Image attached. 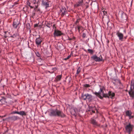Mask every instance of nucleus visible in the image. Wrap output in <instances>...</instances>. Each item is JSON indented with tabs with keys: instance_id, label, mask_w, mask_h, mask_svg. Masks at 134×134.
Masks as SVG:
<instances>
[{
	"instance_id": "79ce46f5",
	"label": "nucleus",
	"mask_w": 134,
	"mask_h": 134,
	"mask_svg": "<svg viewBox=\"0 0 134 134\" xmlns=\"http://www.w3.org/2000/svg\"><path fill=\"white\" fill-rule=\"evenodd\" d=\"M38 26V25L37 24H35L34 25V27H37V26Z\"/></svg>"
},
{
	"instance_id": "680f3d73",
	"label": "nucleus",
	"mask_w": 134,
	"mask_h": 134,
	"mask_svg": "<svg viewBox=\"0 0 134 134\" xmlns=\"http://www.w3.org/2000/svg\"><path fill=\"white\" fill-rule=\"evenodd\" d=\"M73 38H75V37H74Z\"/></svg>"
},
{
	"instance_id": "cd10ccee",
	"label": "nucleus",
	"mask_w": 134,
	"mask_h": 134,
	"mask_svg": "<svg viewBox=\"0 0 134 134\" xmlns=\"http://www.w3.org/2000/svg\"><path fill=\"white\" fill-rule=\"evenodd\" d=\"M35 10H33L32 12V14L31 15V17L33 18V17L35 16Z\"/></svg>"
},
{
	"instance_id": "5701e85b",
	"label": "nucleus",
	"mask_w": 134,
	"mask_h": 134,
	"mask_svg": "<svg viewBox=\"0 0 134 134\" xmlns=\"http://www.w3.org/2000/svg\"><path fill=\"white\" fill-rule=\"evenodd\" d=\"M103 97L105 98H109V96H108V94H106L104 93V92H103Z\"/></svg>"
},
{
	"instance_id": "7c9ffc66",
	"label": "nucleus",
	"mask_w": 134,
	"mask_h": 134,
	"mask_svg": "<svg viewBox=\"0 0 134 134\" xmlns=\"http://www.w3.org/2000/svg\"><path fill=\"white\" fill-rule=\"evenodd\" d=\"M80 18H79L77 19L75 23V24L76 25L77 24L79 23L80 21Z\"/></svg>"
},
{
	"instance_id": "39448f33",
	"label": "nucleus",
	"mask_w": 134,
	"mask_h": 134,
	"mask_svg": "<svg viewBox=\"0 0 134 134\" xmlns=\"http://www.w3.org/2000/svg\"><path fill=\"white\" fill-rule=\"evenodd\" d=\"M90 123L92 124L93 127H95L100 126V125L98 123L96 120L92 118H91L90 120Z\"/></svg>"
},
{
	"instance_id": "603ef678",
	"label": "nucleus",
	"mask_w": 134,
	"mask_h": 134,
	"mask_svg": "<svg viewBox=\"0 0 134 134\" xmlns=\"http://www.w3.org/2000/svg\"><path fill=\"white\" fill-rule=\"evenodd\" d=\"M7 32L5 31L4 32V33H5V34H6V33Z\"/></svg>"
},
{
	"instance_id": "f704fd0d",
	"label": "nucleus",
	"mask_w": 134,
	"mask_h": 134,
	"mask_svg": "<svg viewBox=\"0 0 134 134\" xmlns=\"http://www.w3.org/2000/svg\"><path fill=\"white\" fill-rule=\"evenodd\" d=\"M129 119H131L132 118H133L134 117V116L133 115H130V116H129Z\"/></svg>"
},
{
	"instance_id": "c85d7f7f",
	"label": "nucleus",
	"mask_w": 134,
	"mask_h": 134,
	"mask_svg": "<svg viewBox=\"0 0 134 134\" xmlns=\"http://www.w3.org/2000/svg\"><path fill=\"white\" fill-rule=\"evenodd\" d=\"M35 54L36 56L38 57H40L41 56V55L40 54V53H39L38 52H35Z\"/></svg>"
},
{
	"instance_id": "f03ea898",
	"label": "nucleus",
	"mask_w": 134,
	"mask_h": 134,
	"mask_svg": "<svg viewBox=\"0 0 134 134\" xmlns=\"http://www.w3.org/2000/svg\"><path fill=\"white\" fill-rule=\"evenodd\" d=\"M134 126L133 125L129 123V124L127 125L125 127V129L129 134H131V132L132 131Z\"/></svg>"
},
{
	"instance_id": "20e7f679",
	"label": "nucleus",
	"mask_w": 134,
	"mask_h": 134,
	"mask_svg": "<svg viewBox=\"0 0 134 134\" xmlns=\"http://www.w3.org/2000/svg\"><path fill=\"white\" fill-rule=\"evenodd\" d=\"M20 24V21L17 19H15L13 22V26L14 28L17 29L18 28H19Z\"/></svg>"
},
{
	"instance_id": "49530a36",
	"label": "nucleus",
	"mask_w": 134,
	"mask_h": 134,
	"mask_svg": "<svg viewBox=\"0 0 134 134\" xmlns=\"http://www.w3.org/2000/svg\"><path fill=\"white\" fill-rule=\"evenodd\" d=\"M29 7H30L31 8H34V7H32L30 5Z\"/></svg>"
},
{
	"instance_id": "ddd939ff",
	"label": "nucleus",
	"mask_w": 134,
	"mask_h": 134,
	"mask_svg": "<svg viewBox=\"0 0 134 134\" xmlns=\"http://www.w3.org/2000/svg\"><path fill=\"white\" fill-rule=\"evenodd\" d=\"M83 0H79V1L76 3L75 5L77 7L82 5L83 3Z\"/></svg>"
},
{
	"instance_id": "1a4fd4ad",
	"label": "nucleus",
	"mask_w": 134,
	"mask_h": 134,
	"mask_svg": "<svg viewBox=\"0 0 134 134\" xmlns=\"http://www.w3.org/2000/svg\"><path fill=\"white\" fill-rule=\"evenodd\" d=\"M116 35H117L119 37V40L121 41H122V39L123 38L124 35L123 34L119 32V31H117L116 33Z\"/></svg>"
},
{
	"instance_id": "a211bd4d",
	"label": "nucleus",
	"mask_w": 134,
	"mask_h": 134,
	"mask_svg": "<svg viewBox=\"0 0 134 134\" xmlns=\"http://www.w3.org/2000/svg\"><path fill=\"white\" fill-rule=\"evenodd\" d=\"M126 115V116H130L132 114V112L130 110H127L125 112Z\"/></svg>"
},
{
	"instance_id": "8fccbe9b",
	"label": "nucleus",
	"mask_w": 134,
	"mask_h": 134,
	"mask_svg": "<svg viewBox=\"0 0 134 134\" xmlns=\"http://www.w3.org/2000/svg\"><path fill=\"white\" fill-rule=\"evenodd\" d=\"M5 116H6V115H4L3 116H2V117L3 118V117H5Z\"/></svg>"
},
{
	"instance_id": "bb28decb",
	"label": "nucleus",
	"mask_w": 134,
	"mask_h": 134,
	"mask_svg": "<svg viewBox=\"0 0 134 134\" xmlns=\"http://www.w3.org/2000/svg\"><path fill=\"white\" fill-rule=\"evenodd\" d=\"M88 51L89 53H90L91 54H93L94 53V51L90 49H88Z\"/></svg>"
},
{
	"instance_id": "58836bf2",
	"label": "nucleus",
	"mask_w": 134,
	"mask_h": 134,
	"mask_svg": "<svg viewBox=\"0 0 134 134\" xmlns=\"http://www.w3.org/2000/svg\"><path fill=\"white\" fill-rule=\"evenodd\" d=\"M100 92H102V93H103V92H104L103 91V89L102 88H100Z\"/></svg>"
},
{
	"instance_id": "a19ab883",
	"label": "nucleus",
	"mask_w": 134,
	"mask_h": 134,
	"mask_svg": "<svg viewBox=\"0 0 134 134\" xmlns=\"http://www.w3.org/2000/svg\"><path fill=\"white\" fill-rule=\"evenodd\" d=\"M72 39H73L72 38H70L69 37L68 38V40H70V41L71 40H72Z\"/></svg>"
},
{
	"instance_id": "aec40b11",
	"label": "nucleus",
	"mask_w": 134,
	"mask_h": 134,
	"mask_svg": "<svg viewBox=\"0 0 134 134\" xmlns=\"http://www.w3.org/2000/svg\"><path fill=\"white\" fill-rule=\"evenodd\" d=\"M93 94H94L96 95L98 97H99L101 99H103V97L99 95V93L97 92H93Z\"/></svg>"
},
{
	"instance_id": "2eb2a0df",
	"label": "nucleus",
	"mask_w": 134,
	"mask_h": 134,
	"mask_svg": "<svg viewBox=\"0 0 134 134\" xmlns=\"http://www.w3.org/2000/svg\"><path fill=\"white\" fill-rule=\"evenodd\" d=\"M92 97V96L91 95L88 93L86 94L87 99L89 101H91Z\"/></svg>"
},
{
	"instance_id": "9d476101",
	"label": "nucleus",
	"mask_w": 134,
	"mask_h": 134,
	"mask_svg": "<svg viewBox=\"0 0 134 134\" xmlns=\"http://www.w3.org/2000/svg\"><path fill=\"white\" fill-rule=\"evenodd\" d=\"M43 5L46 7V8L49 7V3L48 2V0H43L42 2Z\"/></svg>"
},
{
	"instance_id": "f8f14e48",
	"label": "nucleus",
	"mask_w": 134,
	"mask_h": 134,
	"mask_svg": "<svg viewBox=\"0 0 134 134\" xmlns=\"http://www.w3.org/2000/svg\"><path fill=\"white\" fill-rule=\"evenodd\" d=\"M39 36V37L37 38L35 41L36 44L37 45H40L42 41L41 39L40 38V36Z\"/></svg>"
},
{
	"instance_id": "72a5a7b5",
	"label": "nucleus",
	"mask_w": 134,
	"mask_h": 134,
	"mask_svg": "<svg viewBox=\"0 0 134 134\" xmlns=\"http://www.w3.org/2000/svg\"><path fill=\"white\" fill-rule=\"evenodd\" d=\"M27 5L29 6L30 5V2L29 1H27Z\"/></svg>"
},
{
	"instance_id": "c756f323",
	"label": "nucleus",
	"mask_w": 134,
	"mask_h": 134,
	"mask_svg": "<svg viewBox=\"0 0 134 134\" xmlns=\"http://www.w3.org/2000/svg\"><path fill=\"white\" fill-rule=\"evenodd\" d=\"M93 107L91 106H89V109L88 110V111H91L93 109Z\"/></svg>"
},
{
	"instance_id": "dca6fc26",
	"label": "nucleus",
	"mask_w": 134,
	"mask_h": 134,
	"mask_svg": "<svg viewBox=\"0 0 134 134\" xmlns=\"http://www.w3.org/2000/svg\"><path fill=\"white\" fill-rule=\"evenodd\" d=\"M87 32V31L86 30H84L83 31L82 33V37L83 38H85L86 37Z\"/></svg>"
},
{
	"instance_id": "473e14b6",
	"label": "nucleus",
	"mask_w": 134,
	"mask_h": 134,
	"mask_svg": "<svg viewBox=\"0 0 134 134\" xmlns=\"http://www.w3.org/2000/svg\"><path fill=\"white\" fill-rule=\"evenodd\" d=\"M2 99H0V101L2 102V101H3V100H5V97H2Z\"/></svg>"
},
{
	"instance_id": "0eeeda50",
	"label": "nucleus",
	"mask_w": 134,
	"mask_h": 134,
	"mask_svg": "<svg viewBox=\"0 0 134 134\" xmlns=\"http://www.w3.org/2000/svg\"><path fill=\"white\" fill-rule=\"evenodd\" d=\"M53 34L54 37H55L60 36L61 35H63L64 34L60 31L55 29Z\"/></svg>"
},
{
	"instance_id": "9b49d317",
	"label": "nucleus",
	"mask_w": 134,
	"mask_h": 134,
	"mask_svg": "<svg viewBox=\"0 0 134 134\" xmlns=\"http://www.w3.org/2000/svg\"><path fill=\"white\" fill-rule=\"evenodd\" d=\"M60 10L61 12H62L61 16L62 17H63L66 14L65 12H67V11L64 7H62Z\"/></svg>"
},
{
	"instance_id": "a878e982",
	"label": "nucleus",
	"mask_w": 134,
	"mask_h": 134,
	"mask_svg": "<svg viewBox=\"0 0 134 134\" xmlns=\"http://www.w3.org/2000/svg\"><path fill=\"white\" fill-rule=\"evenodd\" d=\"M91 85L89 84H85L83 85V87L85 88H87L90 87Z\"/></svg>"
},
{
	"instance_id": "423d86ee",
	"label": "nucleus",
	"mask_w": 134,
	"mask_h": 134,
	"mask_svg": "<svg viewBox=\"0 0 134 134\" xmlns=\"http://www.w3.org/2000/svg\"><path fill=\"white\" fill-rule=\"evenodd\" d=\"M18 114L22 116L26 115V113L24 111H20V112H18L16 111H13L10 114Z\"/></svg>"
},
{
	"instance_id": "7ed1b4c3",
	"label": "nucleus",
	"mask_w": 134,
	"mask_h": 134,
	"mask_svg": "<svg viewBox=\"0 0 134 134\" xmlns=\"http://www.w3.org/2000/svg\"><path fill=\"white\" fill-rule=\"evenodd\" d=\"M91 59L96 62H99L103 60V58L101 55L98 57L96 55H94L91 57Z\"/></svg>"
},
{
	"instance_id": "4468645a",
	"label": "nucleus",
	"mask_w": 134,
	"mask_h": 134,
	"mask_svg": "<svg viewBox=\"0 0 134 134\" xmlns=\"http://www.w3.org/2000/svg\"><path fill=\"white\" fill-rule=\"evenodd\" d=\"M108 94L109 97H110L111 98H113L115 96V93L111 91H109Z\"/></svg>"
},
{
	"instance_id": "3c124183",
	"label": "nucleus",
	"mask_w": 134,
	"mask_h": 134,
	"mask_svg": "<svg viewBox=\"0 0 134 134\" xmlns=\"http://www.w3.org/2000/svg\"><path fill=\"white\" fill-rule=\"evenodd\" d=\"M8 131V130H7L5 131V132H7Z\"/></svg>"
},
{
	"instance_id": "de8ad7c7",
	"label": "nucleus",
	"mask_w": 134,
	"mask_h": 134,
	"mask_svg": "<svg viewBox=\"0 0 134 134\" xmlns=\"http://www.w3.org/2000/svg\"><path fill=\"white\" fill-rule=\"evenodd\" d=\"M53 70H55L56 69V68H53Z\"/></svg>"
},
{
	"instance_id": "393cba45",
	"label": "nucleus",
	"mask_w": 134,
	"mask_h": 134,
	"mask_svg": "<svg viewBox=\"0 0 134 134\" xmlns=\"http://www.w3.org/2000/svg\"><path fill=\"white\" fill-rule=\"evenodd\" d=\"M80 72V67H79L77 70V72L75 75L76 76H77L79 74Z\"/></svg>"
},
{
	"instance_id": "4c0bfd02",
	"label": "nucleus",
	"mask_w": 134,
	"mask_h": 134,
	"mask_svg": "<svg viewBox=\"0 0 134 134\" xmlns=\"http://www.w3.org/2000/svg\"><path fill=\"white\" fill-rule=\"evenodd\" d=\"M37 0H33V2L34 4H35L36 3H37Z\"/></svg>"
},
{
	"instance_id": "f257e3e1",
	"label": "nucleus",
	"mask_w": 134,
	"mask_h": 134,
	"mask_svg": "<svg viewBox=\"0 0 134 134\" xmlns=\"http://www.w3.org/2000/svg\"><path fill=\"white\" fill-rule=\"evenodd\" d=\"M49 115L51 117L58 116L64 118L66 116V115L62 111L58 110L57 109H51L49 113Z\"/></svg>"
},
{
	"instance_id": "c03bdc74",
	"label": "nucleus",
	"mask_w": 134,
	"mask_h": 134,
	"mask_svg": "<svg viewBox=\"0 0 134 134\" xmlns=\"http://www.w3.org/2000/svg\"><path fill=\"white\" fill-rule=\"evenodd\" d=\"M55 24H54L53 25V28L54 27H55V29H56V27L55 26Z\"/></svg>"
},
{
	"instance_id": "412c9836",
	"label": "nucleus",
	"mask_w": 134,
	"mask_h": 134,
	"mask_svg": "<svg viewBox=\"0 0 134 134\" xmlns=\"http://www.w3.org/2000/svg\"><path fill=\"white\" fill-rule=\"evenodd\" d=\"M39 3L40 2L39 0H38L37 2V5H36L35 6V7L34 8V10H35V11H36V9H37L38 6L39 5Z\"/></svg>"
},
{
	"instance_id": "6e6552de",
	"label": "nucleus",
	"mask_w": 134,
	"mask_h": 134,
	"mask_svg": "<svg viewBox=\"0 0 134 134\" xmlns=\"http://www.w3.org/2000/svg\"><path fill=\"white\" fill-rule=\"evenodd\" d=\"M20 118L17 116H12L6 118V119L8 121H15L18 119H19Z\"/></svg>"
},
{
	"instance_id": "bf43d9fd",
	"label": "nucleus",
	"mask_w": 134,
	"mask_h": 134,
	"mask_svg": "<svg viewBox=\"0 0 134 134\" xmlns=\"http://www.w3.org/2000/svg\"><path fill=\"white\" fill-rule=\"evenodd\" d=\"M132 4V2H131V4Z\"/></svg>"
},
{
	"instance_id": "13d9d810",
	"label": "nucleus",
	"mask_w": 134,
	"mask_h": 134,
	"mask_svg": "<svg viewBox=\"0 0 134 134\" xmlns=\"http://www.w3.org/2000/svg\"><path fill=\"white\" fill-rule=\"evenodd\" d=\"M88 7V6L87 7H86V8H87Z\"/></svg>"
},
{
	"instance_id": "09e8293b",
	"label": "nucleus",
	"mask_w": 134,
	"mask_h": 134,
	"mask_svg": "<svg viewBox=\"0 0 134 134\" xmlns=\"http://www.w3.org/2000/svg\"><path fill=\"white\" fill-rule=\"evenodd\" d=\"M68 59H67V58H64V60H68Z\"/></svg>"
},
{
	"instance_id": "ea45409f",
	"label": "nucleus",
	"mask_w": 134,
	"mask_h": 134,
	"mask_svg": "<svg viewBox=\"0 0 134 134\" xmlns=\"http://www.w3.org/2000/svg\"><path fill=\"white\" fill-rule=\"evenodd\" d=\"M92 112L91 113V114H92V113H94L95 112V111L93 110H92Z\"/></svg>"
},
{
	"instance_id": "864d4df0",
	"label": "nucleus",
	"mask_w": 134,
	"mask_h": 134,
	"mask_svg": "<svg viewBox=\"0 0 134 134\" xmlns=\"http://www.w3.org/2000/svg\"><path fill=\"white\" fill-rule=\"evenodd\" d=\"M5 38H6L7 37V36H5Z\"/></svg>"
},
{
	"instance_id": "a18cd8bd",
	"label": "nucleus",
	"mask_w": 134,
	"mask_h": 134,
	"mask_svg": "<svg viewBox=\"0 0 134 134\" xmlns=\"http://www.w3.org/2000/svg\"><path fill=\"white\" fill-rule=\"evenodd\" d=\"M98 93H99V96H101L100 94H101V93H102V92H100V91H99V92H98Z\"/></svg>"
},
{
	"instance_id": "5fc2aeb1",
	"label": "nucleus",
	"mask_w": 134,
	"mask_h": 134,
	"mask_svg": "<svg viewBox=\"0 0 134 134\" xmlns=\"http://www.w3.org/2000/svg\"><path fill=\"white\" fill-rule=\"evenodd\" d=\"M128 91L127 90H126V91Z\"/></svg>"
},
{
	"instance_id": "052dcab7",
	"label": "nucleus",
	"mask_w": 134,
	"mask_h": 134,
	"mask_svg": "<svg viewBox=\"0 0 134 134\" xmlns=\"http://www.w3.org/2000/svg\"><path fill=\"white\" fill-rule=\"evenodd\" d=\"M40 59H41V60H42V59L41 58H40Z\"/></svg>"
},
{
	"instance_id": "2f4dec72",
	"label": "nucleus",
	"mask_w": 134,
	"mask_h": 134,
	"mask_svg": "<svg viewBox=\"0 0 134 134\" xmlns=\"http://www.w3.org/2000/svg\"><path fill=\"white\" fill-rule=\"evenodd\" d=\"M81 28H83V27L81 26H78L77 28H78V31L79 32H80V29L82 30V29H81Z\"/></svg>"
},
{
	"instance_id": "6ab92c4d",
	"label": "nucleus",
	"mask_w": 134,
	"mask_h": 134,
	"mask_svg": "<svg viewBox=\"0 0 134 134\" xmlns=\"http://www.w3.org/2000/svg\"><path fill=\"white\" fill-rule=\"evenodd\" d=\"M62 78L61 75H59L57 76L55 78V81L57 82L60 81Z\"/></svg>"
},
{
	"instance_id": "b1692460",
	"label": "nucleus",
	"mask_w": 134,
	"mask_h": 134,
	"mask_svg": "<svg viewBox=\"0 0 134 134\" xmlns=\"http://www.w3.org/2000/svg\"><path fill=\"white\" fill-rule=\"evenodd\" d=\"M18 34L17 33H15L13 35L11 36H10V37L15 38L17 36H18Z\"/></svg>"
},
{
	"instance_id": "37998d69",
	"label": "nucleus",
	"mask_w": 134,
	"mask_h": 134,
	"mask_svg": "<svg viewBox=\"0 0 134 134\" xmlns=\"http://www.w3.org/2000/svg\"><path fill=\"white\" fill-rule=\"evenodd\" d=\"M36 11H40V9L39 8H38L37 9H36Z\"/></svg>"
},
{
	"instance_id": "c9c22d12",
	"label": "nucleus",
	"mask_w": 134,
	"mask_h": 134,
	"mask_svg": "<svg viewBox=\"0 0 134 134\" xmlns=\"http://www.w3.org/2000/svg\"><path fill=\"white\" fill-rule=\"evenodd\" d=\"M72 54H73L71 52V54L70 55H68L67 57V59H69L71 57V55Z\"/></svg>"
},
{
	"instance_id": "4be33fe9",
	"label": "nucleus",
	"mask_w": 134,
	"mask_h": 134,
	"mask_svg": "<svg viewBox=\"0 0 134 134\" xmlns=\"http://www.w3.org/2000/svg\"><path fill=\"white\" fill-rule=\"evenodd\" d=\"M86 94H84V93L82 94L81 96V97L82 99L84 100L87 99Z\"/></svg>"
},
{
	"instance_id": "e433bc0d",
	"label": "nucleus",
	"mask_w": 134,
	"mask_h": 134,
	"mask_svg": "<svg viewBox=\"0 0 134 134\" xmlns=\"http://www.w3.org/2000/svg\"><path fill=\"white\" fill-rule=\"evenodd\" d=\"M103 12V14H104V15H106V14H107V12L106 11H104Z\"/></svg>"
},
{
	"instance_id": "f3484780",
	"label": "nucleus",
	"mask_w": 134,
	"mask_h": 134,
	"mask_svg": "<svg viewBox=\"0 0 134 134\" xmlns=\"http://www.w3.org/2000/svg\"><path fill=\"white\" fill-rule=\"evenodd\" d=\"M52 23H51L50 22H48V21H46L45 23V25H46L49 28L52 26Z\"/></svg>"
},
{
	"instance_id": "4d7b16f0",
	"label": "nucleus",
	"mask_w": 134,
	"mask_h": 134,
	"mask_svg": "<svg viewBox=\"0 0 134 134\" xmlns=\"http://www.w3.org/2000/svg\"><path fill=\"white\" fill-rule=\"evenodd\" d=\"M124 38H125V39H126V37H124Z\"/></svg>"
},
{
	"instance_id": "6e6d98bb",
	"label": "nucleus",
	"mask_w": 134,
	"mask_h": 134,
	"mask_svg": "<svg viewBox=\"0 0 134 134\" xmlns=\"http://www.w3.org/2000/svg\"><path fill=\"white\" fill-rule=\"evenodd\" d=\"M119 82V83H121V82H120V81Z\"/></svg>"
}]
</instances>
